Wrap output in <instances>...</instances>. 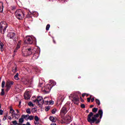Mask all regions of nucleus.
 Instances as JSON below:
<instances>
[{
    "instance_id": "1",
    "label": "nucleus",
    "mask_w": 125,
    "mask_h": 125,
    "mask_svg": "<svg viewBox=\"0 0 125 125\" xmlns=\"http://www.w3.org/2000/svg\"><path fill=\"white\" fill-rule=\"evenodd\" d=\"M100 115V119H102V116H103V110L102 109L99 110L98 111V113L93 115V113L90 112L89 115H88L87 121L90 124H93L95 123L96 124H99L101 121L100 119H98L97 118L99 117ZM92 116H93L92 117ZM91 117L92 119H91Z\"/></svg>"
},
{
    "instance_id": "2",
    "label": "nucleus",
    "mask_w": 125,
    "mask_h": 125,
    "mask_svg": "<svg viewBox=\"0 0 125 125\" xmlns=\"http://www.w3.org/2000/svg\"><path fill=\"white\" fill-rule=\"evenodd\" d=\"M15 15L19 20H22L25 17V12L21 9H19L15 12Z\"/></svg>"
},
{
    "instance_id": "3",
    "label": "nucleus",
    "mask_w": 125,
    "mask_h": 125,
    "mask_svg": "<svg viewBox=\"0 0 125 125\" xmlns=\"http://www.w3.org/2000/svg\"><path fill=\"white\" fill-rule=\"evenodd\" d=\"M8 27V25L5 21H1L0 23V31L1 34H4L6 31V28Z\"/></svg>"
},
{
    "instance_id": "4",
    "label": "nucleus",
    "mask_w": 125,
    "mask_h": 125,
    "mask_svg": "<svg viewBox=\"0 0 125 125\" xmlns=\"http://www.w3.org/2000/svg\"><path fill=\"white\" fill-rule=\"evenodd\" d=\"M72 122V117L69 115H66L62 120V124H70Z\"/></svg>"
},
{
    "instance_id": "5",
    "label": "nucleus",
    "mask_w": 125,
    "mask_h": 125,
    "mask_svg": "<svg viewBox=\"0 0 125 125\" xmlns=\"http://www.w3.org/2000/svg\"><path fill=\"white\" fill-rule=\"evenodd\" d=\"M36 51V49L34 48H29L26 49L24 56H28V55H31L33 54Z\"/></svg>"
},
{
    "instance_id": "6",
    "label": "nucleus",
    "mask_w": 125,
    "mask_h": 125,
    "mask_svg": "<svg viewBox=\"0 0 125 125\" xmlns=\"http://www.w3.org/2000/svg\"><path fill=\"white\" fill-rule=\"evenodd\" d=\"M34 102H36L38 105H42L44 103V100H43L42 96H39Z\"/></svg>"
},
{
    "instance_id": "7",
    "label": "nucleus",
    "mask_w": 125,
    "mask_h": 125,
    "mask_svg": "<svg viewBox=\"0 0 125 125\" xmlns=\"http://www.w3.org/2000/svg\"><path fill=\"white\" fill-rule=\"evenodd\" d=\"M24 43L27 44H32L33 43V38L30 36H26L25 39Z\"/></svg>"
},
{
    "instance_id": "8",
    "label": "nucleus",
    "mask_w": 125,
    "mask_h": 125,
    "mask_svg": "<svg viewBox=\"0 0 125 125\" xmlns=\"http://www.w3.org/2000/svg\"><path fill=\"white\" fill-rule=\"evenodd\" d=\"M21 82L24 83V84H28V85H31V84L33 83V81L32 80L31 81H29L28 79H26L25 78L22 79Z\"/></svg>"
},
{
    "instance_id": "9",
    "label": "nucleus",
    "mask_w": 125,
    "mask_h": 125,
    "mask_svg": "<svg viewBox=\"0 0 125 125\" xmlns=\"http://www.w3.org/2000/svg\"><path fill=\"white\" fill-rule=\"evenodd\" d=\"M52 88V87L50 86V84H48L44 86V90L46 93H48V92H50Z\"/></svg>"
},
{
    "instance_id": "10",
    "label": "nucleus",
    "mask_w": 125,
    "mask_h": 125,
    "mask_svg": "<svg viewBox=\"0 0 125 125\" xmlns=\"http://www.w3.org/2000/svg\"><path fill=\"white\" fill-rule=\"evenodd\" d=\"M24 97L25 99L28 100L31 98V95H30V91H26L24 94Z\"/></svg>"
},
{
    "instance_id": "11",
    "label": "nucleus",
    "mask_w": 125,
    "mask_h": 125,
    "mask_svg": "<svg viewBox=\"0 0 125 125\" xmlns=\"http://www.w3.org/2000/svg\"><path fill=\"white\" fill-rule=\"evenodd\" d=\"M67 112H68L67 108H66L65 106H63L61 110L60 114L61 115H66Z\"/></svg>"
},
{
    "instance_id": "12",
    "label": "nucleus",
    "mask_w": 125,
    "mask_h": 125,
    "mask_svg": "<svg viewBox=\"0 0 125 125\" xmlns=\"http://www.w3.org/2000/svg\"><path fill=\"white\" fill-rule=\"evenodd\" d=\"M14 83V82L13 81H10L9 82H7V83L6 85V86L7 87V89L6 90L7 91H8V90L10 89V87H11V85H12Z\"/></svg>"
},
{
    "instance_id": "13",
    "label": "nucleus",
    "mask_w": 125,
    "mask_h": 125,
    "mask_svg": "<svg viewBox=\"0 0 125 125\" xmlns=\"http://www.w3.org/2000/svg\"><path fill=\"white\" fill-rule=\"evenodd\" d=\"M7 38H8V39H10V40H13V39L14 38V37H15V33H14V32H10L7 35Z\"/></svg>"
},
{
    "instance_id": "14",
    "label": "nucleus",
    "mask_w": 125,
    "mask_h": 125,
    "mask_svg": "<svg viewBox=\"0 0 125 125\" xmlns=\"http://www.w3.org/2000/svg\"><path fill=\"white\" fill-rule=\"evenodd\" d=\"M73 100L72 101L75 104H78L79 102V96L77 95H74L73 96Z\"/></svg>"
},
{
    "instance_id": "15",
    "label": "nucleus",
    "mask_w": 125,
    "mask_h": 125,
    "mask_svg": "<svg viewBox=\"0 0 125 125\" xmlns=\"http://www.w3.org/2000/svg\"><path fill=\"white\" fill-rule=\"evenodd\" d=\"M40 56V54L39 53V52H36V53L34 54L32 59L33 60H36V59H38Z\"/></svg>"
},
{
    "instance_id": "16",
    "label": "nucleus",
    "mask_w": 125,
    "mask_h": 125,
    "mask_svg": "<svg viewBox=\"0 0 125 125\" xmlns=\"http://www.w3.org/2000/svg\"><path fill=\"white\" fill-rule=\"evenodd\" d=\"M49 84H50L51 87H53V86H54L55 85H56V82H55L54 80H50Z\"/></svg>"
},
{
    "instance_id": "17",
    "label": "nucleus",
    "mask_w": 125,
    "mask_h": 125,
    "mask_svg": "<svg viewBox=\"0 0 125 125\" xmlns=\"http://www.w3.org/2000/svg\"><path fill=\"white\" fill-rule=\"evenodd\" d=\"M44 103H46V104H48L49 105H53L54 104V102L52 101H48V100H45L46 99V98H44Z\"/></svg>"
},
{
    "instance_id": "18",
    "label": "nucleus",
    "mask_w": 125,
    "mask_h": 125,
    "mask_svg": "<svg viewBox=\"0 0 125 125\" xmlns=\"http://www.w3.org/2000/svg\"><path fill=\"white\" fill-rule=\"evenodd\" d=\"M63 101H64V97L60 96L59 97L57 102L58 103V102H60V104H61Z\"/></svg>"
},
{
    "instance_id": "19",
    "label": "nucleus",
    "mask_w": 125,
    "mask_h": 125,
    "mask_svg": "<svg viewBox=\"0 0 125 125\" xmlns=\"http://www.w3.org/2000/svg\"><path fill=\"white\" fill-rule=\"evenodd\" d=\"M34 119L35 120V122H34L35 125H39V121H40V118H39V117H38V116H35Z\"/></svg>"
},
{
    "instance_id": "20",
    "label": "nucleus",
    "mask_w": 125,
    "mask_h": 125,
    "mask_svg": "<svg viewBox=\"0 0 125 125\" xmlns=\"http://www.w3.org/2000/svg\"><path fill=\"white\" fill-rule=\"evenodd\" d=\"M3 11V3L0 2V12Z\"/></svg>"
},
{
    "instance_id": "21",
    "label": "nucleus",
    "mask_w": 125,
    "mask_h": 125,
    "mask_svg": "<svg viewBox=\"0 0 125 125\" xmlns=\"http://www.w3.org/2000/svg\"><path fill=\"white\" fill-rule=\"evenodd\" d=\"M22 117L25 119V121H29V114L22 115Z\"/></svg>"
},
{
    "instance_id": "22",
    "label": "nucleus",
    "mask_w": 125,
    "mask_h": 125,
    "mask_svg": "<svg viewBox=\"0 0 125 125\" xmlns=\"http://www.w3.org/2000/svg\"><path fill=\"white\" fill-rule=\"evenodd\" d=\"M10 113L11 114L12 117H13L14 115L15 114V111L14 110L13 108H11L10 109Z\"/></svg>"
},
{
    "instance_id": "23",
    "label": "nucleus",
    "mask_w": 125,
    "mask_h": 125,
    "mask_svg": "<svg viewBox=\"0 0 125 125\" xmlns=\"http://www.w3.org/2000/svg\"><path fill=\"white\" fill-rule=\"evenodd\" d=\"M13 118H15L17 120H18L20 118V115L18 114L15 113L14 115L12 116Z\"/></svg>"
},
{
    "instance_id": "24",
    "label": "nucleus",
    "mask_w": 125,
    "mask_h": 125,
    "mask_svg": "<svg viewBox=\"0 0 125 125\" xmlns=\"http://www.w3.org/2000/svg\"><path fill=\"white\" fill-rule=\"evenodd\" d=\"M3 43L0 41V50L1 51H3V46H4Z\"/></svg>"
},
{
    "instance_id": "25",
    "label": "nucleus",
    "mask_w": 125,
    "mask_h": 125,
    "mask_svg": "<svg viewBox=\"0 0 125 125\" xmlns=\"http://www.w3.org/2000/svg\"><path fill=\"white\" fill-rule=\"evenodd\" d=\"M20 124H23L24 123V118L22 117L19 120Z\"/></svg>"
},
{
    "instance_id": "26",
    "label": "nucleus",
    "mask_w": 125,
    "mask_h": 125,
    "mask_svg": "<svg viewBox=\"0 0 125 125\" xmlns=\"http://www.w3.org/2000/svg\"><path fill=\"white\" fill-rule=\"evenodd\" d=\"M21 41H19L16 47L17 49H19V48H20V46L21 45Z\"/></svg>"
},
{
    "instance_id": "27",
    "label": "nucleus",
    "mask_w": 125,
    "mask_h": 125,
    "mask_svg": "<svg viewBox=\"0 0 125 125\" xmlns=\"http://www.w3.org/2000/svg\"><path fill=\"white\" fill-rule=\"evenodd\" d=\"M19 76V74L17 73L15 76H14V79L15 80H16V81H18V80H19V77H18V76Z\"/></svg>"
},
{
    "instance_id": "28",
    "label": "nucleus",
    "mask_w": 125,
    "mask_h": 125,
    "mask_svg": "<svg viewBox=\"0 0 125 125\" xmlns=\"http://www.w3.org/2000/svg\"><path fill=\"white\" fill-rule=\"evenodd\" d=\"M49 120L50 121H51V122H52V123L55 122V118H54V117H53V116H50L49 117Z\"/></svg>"
},
{
    "instance_id": "29",
    "label": "nucleus",
    "mask_w": 125,
    "mask_h": 125,
    "mask_svg": "<svg viewBox=\"0 0 125 125\" xmlns=\"http://www.w3.org/2000/svg\"><path fill=\"white\" fill-rule=\"evenodd\" d=\"M33 121L34 120V116L33 115H28V121Z\"/></svg>"
},
{
    "instance_id": "30",
    "label": "nucleus",
    "mask_w": 125,
    "mask_h": 125,
    "mask_svg": "<svg viewBox=\"0 0 125 125\" xmlns=\"http://www.w3.org/2000/svg\"><path fill=\"white\" fill-rule=\"evenodd\" d=\"M12 72H13V73H16V72H17V67H16V66L13 67Z\"/></svg>"
},
{
    "instance_id": "31",
    "label": "nucleus",
    "mask_w": 125,
    "mask_h": 125,
    "mask_svg": "<svg viewBox=\"0 0 125 125\" xmlns=\"http://www.w3.org/2000/svg\"><path fill=\"white\" fill-rule=\"evenodd\" d=\"M26 112L27 114H31V109L30 108L26 109Z\"/></svg>"
},
{
    "instance_id": "32",
    "label": "nucleus",
    "mask_w": 125,
    "mask_h": 125,
    "mask_svg": "<svg viewBox=\"0 0 125 125\" xmlns=\"http://www.w3.org/2000/svg\"><path fill=\"white\" fill-rule=\"evenodd\" d=\"M28 105H29L30 107H34V104H33V103L31 102H29L28 103Z\"/></svg>"
},
{
    "instance_id": "33",
    "label": "nucleus",
    "mask_w": 125,
    "mask_h": 125,
    "mask_svg": "<svg viewBox=\"0 0 125 125\" xmlns=\"http://www.w3.org/2000/svg\"><path fill=\"white\" fill-rule=\"evenodd\" d=\"M92 111L94 113H96L98 111V108H94L92 109Z\"/></svg>"
},
{
    "instance_id": "34",
    "label": "nucleus",
    "mask_w": 125,
    "mask_h": 125,
    "mask_svg": "<svg viewBox=\"0 0 125 125\" xmlns=\"http://www.w3.org/2000/svg\"><path fill=\"white\" fill-rule=\"evenodd\" d=\"M4 85H5V82L3 81L2 82V83H1V87H2V88H3V87H4Z\"/></svg>"
},
{
    "instance_id": "35",
    "label": "nucleus",
    "mask_w": 125,
    "mask_h": 125,
    "mask_svg": "<svg viewBox=\"0 0 125 125\" xmlns=\"http://www.w3.org/2000/svg\"><path fill=\"white\" fill-rule=\"evenodd\" d=\"M49 28H50V25L47 24L46 26V31H48V30H49Z\"/></svg>"
},
{
    "instance_id": "36",
    "label": "nucleus",
    "mask_w": 125,
    "mask_h": 125,
    "mask_svg": "<svg viewBox=\"0 0 125 125\" xmlns=\"http://www.w3.org/2000/svg\"><path fill=\"white\" fill-rule=\"evenodd\" d=\"M50 109V107L49 106L46 107L45 108V110L46 111V112H47L48 111H49Z\"/></svg>"
},
{
    "instance_id": "37",
    "label": "nucleus",
    "mask_w": 125,
    "mask_h": 125,
    "mask_svg": "<svg viewBox=\"0 0 125 125\" xmlns=\"http://www.w3.org/2000/svg\"><path fill=\"white\" fill-rule=\"evenodd\" d=\"M1 95H4V89L3 88L1 89Z\"/></svg>"
},
{
    "instance_id": "38",
    "label": "nucleus",
    "mask_w": 125,
    "mask_h": 125,
    "mask_svg": "<svg viewBox=\"0 0 125 125\" xmlns=\"http://www.w3.org/2000/svg\"><path fill=\"white\" fill-rule=\"evenodd\" d=\"M96 103H97L98 105H100V101L97 99H96Z\"/></svg>"
},
{
    "instance_id": "39",
    "label": "nucleus",
    "mask_w": 125,
    "mask_h": 125,
    "mask_svg": "<svg viewBox=\"0 0 125 125\" xmlns=\"http://www.w3.org/2000/svg\"><path fill=\"white\" fill-rule=\"evenodd\" d=\"M12 124H13L14 125H18V123H17V121H12Z\"/></svg>"
},
{
    "instance_id": "40",
    "label": "nucleus",
    "mask_w": 125,
    "mask_h": 125,
    "mask_svg": "<svg viewBox=\"0 0 125 125\" xmlns=\"http://www.w3.org/2000/svg\"><path fill=\"white\" fill-rule=\"evenodd\" d=\"M55 113H56V109H53L52 110V114H55Z\"/></svg>"
},
{
    "instance_id": "41",
    "label": "nucleus",
    "mask_w": 125,
    "mask_h": 125,
    "mask_svg": "<svg viewBox=\"0 0 125 125\" xmlns=\"http://www.w3.org/2000/svg\"><path fill=\"white\" fill-rule=\"evenodd\" d=\"M91 99V97L87 98V102H90Z\"/></svg>"
},
{
    "instance_id": "42",
    "label": "nucleus",
    "mask_w": 125,
    "mask_h": 125,
    "mask_svg": "<svg viewBox=\"0 0 125 125\" xmlns=\"http://www.w3.org/2000/svg\"><path fill=\"white\" fill-rule=\"evenodd\" d=\"M81 108H85V105H84V104H81Z\"/></svg>"
},
{
    "instance_id": "43",
    "label": "nucleus",
    "mask_w": 125,
    "mask_h": 125,
    "mask_svg": "<svg viewBox=\"0 0 125 125\" xmlns=\"http://www.w3.org/2000/svg\"><path fill=\"white\" fill-rule=\"evenodd\" d=\"M3 114V110H0V115H2Z\"/></svg>"
},
{
    "instance_id": "44",
    "label": "nucleus",
    "mask_w": 125,
    "mask_h": 125,
    "mask_svg": "<svg viewBox=\"0 0 125 125\" xmlns=\"http://www.w3.org/2000/svg\"><path fill=\"white\" fill-rule=\"evenodd\" d=\"M11 8H12V10H14V9H15L16 8L15 6H12Z\"/></svg>"
},
{
    "instance_id": "45",
    "label": "nucleus",
    "mask_w": 125,
    "mask_h": 125,
    "mask_svg": "<svg viewBox=\"0 0 125 125\" xmlns=\"http://www.w3.org/2000/svg\"><path fill=\"white\" fill-rule=\"evenodd\" d=\"M86 95V93H83V94H82L83 97H84V96H85Z\"/></svg>"
},
{
    "instance_id": "46",
    "label": "nucleus",
    "mask_w": 125,
    "mask_h": 125,
    "mask_svg": "<svg viewBox=\"0 0 125 125\" xmlns=\"http://www.w3.org/2000/svg\"><path fill=\"white\" fill-rule=\"evenodd\" d=\"M17 49L16 48V49L14 50V52L15 53H16V52H17Z\"/></svg>"
},
{
    "instance_id": "47",
    "label": "nucleus",
    "mask_w": 125,
    "mask_h": 125,
    "mask_svg": "<svg viewBox=\"0 0 125 125\" xmlns=\"http://www.w3.org/2000/svg\"><path fill=\"white\" fill-rule=\"evenodd\" d=\"M91 102H93V101H94V98H92L91 99Z\"/></svg>"
},
{
    "instance_id": "48",
    "label": "nucleus",
    "mask_w": 125,
    "mask_h": 125,
    "mask_svg": "<svg viewBox=\"0 0 125 125\" xmlns=\"http://www.w3.org/2000/svg\"><path fill=\"white\" fill-rule=\"evenodd\" d=\"M53 42L54 43H56V42H55V40H54V38H53Z\"/></svg>"
},
{
    "instance_id": "49",
    "label": "nucleus",
    "mask_w": 125,
    "mask_h": 125,
    "mask_svg": "<svg viewBox=\"0 0 125 125\" xmlns=\"http://www.w3.org/2000/svg\"><path fill=\"white\" fill-rule=\"evenodd\" d=\"M26 125H31L29 122H27Z\"/></svg>"
},
{
    "instance_id": "50",
    "label": "nucleus",
    "mask_w": 125,
    "mask_h": 125,
    "mask_svg": "<svg viewBox=\"0 0 125 125\" xmlns=\"http://www.w3.org/2000/svg\"><path fill=\"white\" fill-rule=\"evenodd\" d=\"M51 125H56V124L55 123H52L51 124Z\"/></svg>"
},
{
    "instance_id": "51",
    "label": "nucleus",
    "mask_w": 125,
    "mask_h": 125,
    "mask_svg": "<svg viewBox=\"0 0 125 125\" xmlns=\"http://www.w3.org/2000/svg\"><path fill=\"white\" fill-rule=\"evenodd\" d=\"M17 113H18V114L19 113V110L18 109H17Z\"/></svg>"
},
{
    "instance_id": "52",
    "label": "nucleus",
    "mask_w": 125,
    "mask_h": 125,
    "mask_svg": "<svg viewBox=\"0 0 125 125\" xmlns=\"http://www.w3.org/2000/svg\"><path fill=\"white\" fill-rule=\"evenodd\" d=\"M90 108H92L93 107V105H91L90 106Z\"/></svg>"
},
{
    "instance_id": "53",
    "label": "nucleus",
    "mask_w": 125,
    "mask_h": 125,
    "mask_svg": "<svg viewBox=\"0 0 125 125\" xmlns=\"http://www.w3.org/2000/svg\"><path fill=\"white\" fill-rule=\"evenodd\" d=\"M3 120L4 121H5V120H6V118L5 117V118H3Z\"/></svg>"
},
{
    "instance_id": "54",
    "label": "nucleus",
    "mask_w": 125,
    "mask_h": 125,
    "mask_svg": "<svg viewBox=\"0 0 125 125\" xmlns=\"http://www.w3.org/2000/svg\"><path fill=\"white\" fill-rule=\"evenodd\" d=\"M19 104H20V105H21V102H19Z\"/></svg>"
},
{
    "instance_id": "55",
    "label": "nucleus",
    "mask_w": 125,
    "mask_h": 125,
    "mask_svg": "<svg viewBox=\"0 0 125 125\" xmlns=\"http://www.w3.org/2000/svg\"><path fill=\"white\" fill-rule=\"evenodd\" d=\"M71 96V97H70ZM70 96H69V97H72V95H71Z\"/></svg>"
},
{
    "instance_id": "56",
    "label": "nucleus",
    "mask_w": 125,
    "mask_h": 125,
    "mask_svg": "<svg viewBox=\"0 0 125 125\" xmlns=\"http://www.w3.org/2000/svg\"><path fill=\"white\" fill-rule=\"evenodd\" d=\"M22 125H26V124H22Z\"/></svg>"
},
{
    "instance_id": "57",
    "label": "nucleus",
    "mask_w": 125,
    "mask_h": 125,
    "mask_svg": "<svg viewBox=\"0 0 125 125\" xmlns=\"http://www.w3.org/2000/svg\"><path fill=\"white\" fill-rule=\"evenodd\" d=\"M0 108H1V106L0 105Z\"/></svg>"
},
{
    "instance_id": "58",
    "label": "nucleus",
    "mask_w": 125,
    "mask_h": 125,
    "mask_svg": "<svg viewBox=\"0 0 125 125\" xmlns=\"http://www.w3.org/2000/svg\"><path fill=\"white\" fill-rule=\"evenodd\" d=\"M0 125H1V124H0Z\"/></svg>"
}]
</instances>
